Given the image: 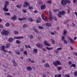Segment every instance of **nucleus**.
Segmentation results:
<instances>
[{
  "label": "nucleus",
  "instance_id": "nucleus-52",
  "mask_svg": "<svg viewBox=\"0 0 77 77\" xmlns=\"http://www.w3.org/2000/svg\"><path fill=\"white\" fill-rule=\"evenodd\" d=\"M62 41H64V40H65V37L63 36H62Z\"/></svg>",
  "mask_w": 77,
  "mask_h": 77
},
{
  "label": "nucleus",
  "instance_id": "nucleus-14",
  "mask_svg": "<svg viewBox=\"0 0 77 77\" xmlns=\"http://www.w3.org/2000/svg\"><path fill=\"white\" fill-rule=\"evenodd\" d=\"M19 21H23V20H26V18L23 17V18H18Z\"/></svg>",
  "mask_w": 77,
  "mask_h": 77
},
{
  "label": "nucleus",
  "instance_id": "nucleus-57",
  "mask_svg": "<svg viewBox=\"0 0 77 77\" xmlns=\"http://www.w3.org/2000/svg\"><path fill=\"white\" fill-rule=\"evenodd\" d=\"M65 76L66 77H69V75L68 74L65 75Z\"/></svg>",
  "mask_w": 77,
  "mask_h": 77
},
{
  "label": "nucleus",
  "instance_id": "nucleus-54",
  "mask_svg": "<svg viewBox=\"0 0 77 77\" xmlns=\"http://www.w3.org/2000/svg\"><path fill=\"white\" fill-rule=\"evenodd\" d=\"M67 3H68L69 4L70 3H71V2L69 0H67Z\"/></svg>",
  "mask_w": 77,
  "mask_h": 77
},
{
  "label": "nucleus",
  "instance_id": "nucleus-17",
  "mask_svg": "<svg viewBox=\"0 0 77 77\" xmlns=\"http://www.w3.org/2000/svg\"><path fill=\"white\" fill-rule=\"evenodd\" d=\"M36 22H37V23H40L41 22V19L40 18H39L38 19L36 20Z\"/></svg>",
  "mask_w": 77,
  "mask_h": 77
},
{
  "label": "nucleus",
  "instance_id": "nucleus-60",
  "mask_svg": "<svg viewBox=\"0 0 77 77\" xmlns=\"http://www.w3.org/2000/svg\"><path fill=\"white\" fill-rule=\"evenodd\" d=\"M51 35H54V32H51Z\"/></svg>",
  "mask_w": 77,
  "mask_h": 77
},
{
  "label": "nucleus",
  "instance_id": "nucleus-16",
  "mask_svg": "<svg viewBox=\"0 0 77 77\" xmlns=\"http://www.w3.org/2000/svg\"><path fill=\"white\" fill-rule=\"evenodd\" d=\"M46 48L47 50H53V47L49 48L48 47H46Z\"/></svg>",
  "mask_w": 77,
  "mask_h": 77
},
{
  "label": "nucleus",
  "instance_id": "nucleus-41",
  "mask_svg": "<svg viewBox=\"0 0 77 77\" xmlns=\"http://www.w3.org/2000/svg\"><path fill=\"white\" fill-rule=\"evenodd\" d=\"M62 68V67L61 66L57 67V69L59 70H61Z\"/></svg>",
  "mask_w": 77,
  "mask_h": 77
},
{
  "label": "nucleus",
  "instance_id": "nucleus-55",
  "mask_svg": "<svg viewBox=\"0 0 77 77\" xmlns=\"http://www.w3.org/2000/svg\"><path fill=\"white\" fill-rule=\"evenodd\" d=\"M42 50L44 51H47V50L44 48H42Z\"/></svg>",
  "mask_w": 77,
  "mask_h": 77
},
{
  "label": "nucleus",
  "instance_id": "nucleus-26",
  "mask_svg": "<svg viewBox=\"0 0 77 77\" xmlns=\"http://www.w3.org/2000/svg\"><path fill=\"white\" fill-rule=\"evenodd\" d=\"M62 50V47L58 48L57 49V51H60V50Z\"/></svg>",
  "mask_w": 77,
  "mask_h": 77
},
{
  "label": "nucleus",
  "instance_id": "nucleus-5",
  "mask_svg": "<svg viewBox=\"0 0 77 77\" xmlns=\"http://www.w3.org/2000/svg\"><path fill=\"white\" fill-rule=\"evenodd\" d=\"M61 3L63 6H66L67 4V0H62Z\"/></svg>",
  "mask_w": 77,
  "mask_h": 77
},
{
  "label": "nucleus",
  "instance_id": "nucleus-3",
  "mask_svg": "<svg viewBox=\"0 0 77 77\" xmlns=\"http://www.w3.org/2000/svg\"><path fill=\"white\" fill-rule=\"evenodd\" d=\"M3 30L4 31L1 32L2 35H8L9 34V31H8L5 30L4 29H3Z\"/></svg>",
  "mask_w": 77,
  "mask_h": 77
},
{
  "label": "nucleus",
  "instance_id": "nucleus-18",
  "mask_svg": "<svg viewBox=\"0 0 77 77\" xmlns=\"http://www.w3.org/2000/svg\"><path fill=\"white\" fill-rule=\"evenodd\" d=\"M26 69L28 71H31L32 70V67L30 66H28L26 67Z\"/></svg>",
  "mask_w": 77,
  "mask_h": 77
},
{
  "label": "nucleus",
  "instance_id": "nucleus-22",
  "mask_svg": "<svg viewBox=\"0 0 77 77\" xmlns=\"http://www.w3.org/2000/svg\"><path fill=\"white\" fill-rule=\"evenodd\" d=\"M33 30H34L35 32H36V33H38V30L36 29V28H33Z\"/></svg>",
  "mask_w": 77,
  "mask_h": 77
},
{
  "label": "nucleus",
  "instance_id": "nucleus-11",
  "mask_svg": "<svg viewBox=\"0 0 77 77\" xmlns=\"http://www.w3.org/2000/svg\"><path fill=\"white\" fill-rule=\"evenodd\" d=\"M46 6V5H43L41 6V10H43V9H45V7Z\"/></svg>",
  "mask_w": 77,
  "mask_h": 77
},
{
  "label": "nucleus",
  "instance_id": "nucleus-7",
  "mask_svg": "<svg viewBox=\"0 0 77 77\" xmlns=\"http://www.w3.org/2000/svg\"><path fill=\"white\" fill-rule=\"evenodd\" d=\"M49 20L50 21H52L53 20V18L52 17L51 11L49 10Z\"/></svg>",
  "mask_w": 77,
  "mask_h": 77
},
{
  "label": "nucleus",
  "instance_id": "nucleus-49",
  "mask_svg": "<svg viewBox=\"0 0 77 77\" xmlns=\"http://www.w3.org/2000/svg\"><path fill=\"white\" fill-rule=\"evenodd\" d=\"M3 51L5 53H8V51L7 50H5V49L3 50Z\"/></svg>",
  "mask_w": 77,
  "mask_h": 77
},
{
  "label": "nucleus",
  "instance_id": "nucleus-32",
  "mask_svg": "<svg viewBox=\"0 0 77 77\" xmlns=\"http://www.w3.org/2000/svg\"><path fill=\"white\" fill-rule=\"evenodd\" d=\"M16 43L17 44H21V41L18 40H17L16 41Z\"/></svg>",
  "mask_w": 77,
  "mask_h": 77
},
{
  "label": "nucleus",
  "instance_id": "nucleus-13",
  "mask_svg": "<svg viewBox=\"0 0 77 77\" xmlns=\"http://www.w3.org/2000/svg\"><path fill=\"white\" fill-rule=\"evenodd\" d=\"M59 14H61L62 15H63L65 14V12L64 11H60L59 12Z\"/></svg>",
  "mask_w": 77,
  "mask_h": 77
},
{
  "label": "nucleus",
  "instance_id": "nucleus-36",
  "mask_svg": "<svg viewBox=\"0 0 77 77\" xmlns=\"http://www.w3.org/2000/svg\"><path fill=\"white\" fill-rule=\"evenodd\" d=\"M5 14L7 16H10L11 15V14L9 13H5Z\"/></svg>",
  "mask_w": 77,
  "mask_h": 77
},
{
  "label": "nucleus",
  "instance_id": "nucleus-20",
  "mask_svg": "<svg viewBox=\"0 0 77 77\" xmlns=\"http://www.w3.org/2000/svg\"><path fill=\"white\" fill-rule=\"evenodd\" d=\"M51 41L52 43L53 44H55V41H54V40L53 39V38L51 39Z\"/></svg>",
  "mask_w": 77,
  "mask_h": 77
},
{
  "label": "nucleus",
  "instance_id": "nucleus-56",
  "mask_svg": "<svg viewBox=\"0 0 77 77\" xmlns=\"http://www.w3.org/2000/svg\"><path fill=\"white\" fill-rule=\"evenodd\" d=\"M69 21V20H68L66 22H65L64 23V24H66V23H68Z\"/></svg>",
  "mask_w": 77,
  "mask_h": 77
},
{
  "label": "nucleus",
  "instance_id": "nucleus-62",
  "mask_svg": "<svg viewBox=\"0 0 77 77\" xmlns=\"http://www.w3.org/2000/svg\"><path fill=\"white\" fill-rule=\"evenodd\" d=\"M69 63L70 65H71V64H72V62H71V61H69Z\"/></svg>",
  "mask_w": 77,
  "mask_h": 77
},
{
  "label": "nucleus",
  "instance_id": "nucleus-21",
  "mask_svg": "<svg viewBox=\"0 0 77 77\" xmlns=\"http://www.w3.org/2000/svg\"><path fill=\"white\" fill-rule=\"evenodd\" d=\"M28 8L29 10H33V8L32 6H29Z\"/></svg>",
  "mask_w": 77,
  "mask_h": 77
},
{
  "label": "nucleus",
  "instance_id": "nucleus-35",
  "mask_svg": "<svg viewBox=\"0 0 77 77\" xmlns=\"http://www.w3.org/2000/svg\"><path fill=\"white\" fill-rule=\"evenodd\" d=\"M57 16L58 17H60V18H61L62 17V14H61L59 13V14H58Z\"/></svg>",
  "mask_w": 77,
  "mask_h": 77
},
{
  "label": "nucleus",
  "instance_id": "nucleus-51",
  "mask_svg": "<svg viewBox=\"0 0 77 77\" xmlns=\"http://www.w3.org/2000/svg\"><path fill=\"white\" fill-rule=\"evenodd\" d=\"M48 3H49V4H51V1L50 0L49 1H48L47 2Z\"/></svg>",
  "mask_w": 77,
  "mask_h": 77
},
{
  "label": "nucleus",
  "instance_id": "nucleus-43",
  "mask_svg": "<svg viewBox=\"0 0 77 77\" xmlns=\"http://www.w3.org/2000/svg\"><path fill=\"white\" fill-rule=\"evenodd\" d=\"M45 67H49V65L47 63H46L45 65Z\"/></svg>",
  "mask_w": 77,
  "mask_h": 77
},
{
  "label": "nucleus",
  "instance_id": "nucleus-1",
  "mask_svg": "<svg viewBox=\"0 0 77 77\" xmlns=\"http://www.w3.org/2000/svg\"><path fill=\"white\" fill-rule=\"evenodd\" d=\"M5 5L4 7L3 8V10L5 12H8V9L7 8L8 6L9 5V2L8 1H6L5 2Z\"/></svg>",
  "mask_w": 77,
  "mask_h": 77
},
{
  "label": "nucleus",
  "instance_id": "nucleus-10",
  "mask_svg": "<svg viewBox=\"0 0 77 77\" xmlns=\"http://www.w3.org/2000/svg\"><path fill=\"white\" fill-rule=\"evenodd\" d=\"M68 38L70 41V43L73 44V45H74V41L72 39V38H70L69 37H68Z\"/></svg>",
  "mask_w": 77,
  "mask_h": 77
},
{
  "label": "nucleus",
  "instance_id": "nucleus-9",
  "mask_svg": "<svg viewBox=\"0 0 77 77\" xmlns=\"http://www.w3.org/2000/svg\"><path fill=\"white\" fill-rule=\"evenodd\" d=\"M44 44L46 46H47L48 47H50L51 46V44L48 43V42L46 41L44 42Z\"/></svg>",
  "mask_w": 77,
  "mask_h": 77
},
{
  "label": "nucleus",
  "instance_id": "nucleus-31",
  "mask_svg": "<svg viewBox=\"0 0 77 77\" xmlns=\"http://www.w3.org/2000/svg\"><path fill=\"white\" fill-rule=\"evenodd\" d=\"M38 29H44V27H43V26H38Z\"/></svg>",
  "mask_w": 77,
  "mask_h": 77
},
{
  "label": "nucleus",
  "instance_id": "nucleus-40",
  "mask_svg": "<svg viewBox=\"0 0 77 77\" xmlns=\"http://www.w3.org/2000/svg\"><path fill=\"white\" fill-rule=\"evenodd\" d=\"M5 26L7 27H8L10 26V24L8 23H7L5 24Z\"/></svg>",
  "mask_w": 77,
  "mask_h": 77
},
{
  "label": "nucleus",
  "instance_id": "nucleus-42",
  "mask_svg": "<svg viewBox=\"0 0 77 77\" xmlns=\"http://www.w3.org/2000/svg\"><path fill=\"white\" fill-rule=\"evenodd\" d=\"M74 75L75 76L77 77V72H75L74 73Z\"/></svg>",
  "mask_w": 77,
  "mask_h": 77
},
{
  "label": "nucleus",
  "instance_id": "nucleus-58",
  "mask_svg": "<svg viewBox=\"0 0 77 77\" xmlns=\"http://www.w3.org/2000/svg\"><path fill=\"white\" fill-rule=\"evenodd\" d=\"M42 3H43L41 1H40L39 2V4H40V5H42Z\"/></svg>",
  "mask_w": 77,
  "mask_h": 77
},
{
  "label": "nucleus",
  "instance_id": "nucleus-33",
  "mask_svg": "<svg viewBox=\"0 0 77 77\" xmlns=\"http://www.w3.org/2000/svg\"><path fill=\"white\" fill-rule=\"evenodd\" d=\"M46 25L47 26H49V27H50L51 26V24L49 23H46Z\"/></svg>",
  "mask_w": 77,
  "mask_h": 77
},
{
  "label": "nucleus",
  "instance_id": "nucleus-63",
  "mask_svg": "<svg viewBox=\"0 0 77 77\" xmlns=\"http://www.w3.org/2000/svg\"><path fill=\"white\" fill-rule=\"evenodd\" d=\"M74 14L75 15H76V17H77V13L76 12H75Z\"/></svg>",
  "mask_w": 77,
  "mask_h": 77
},
{
  "label": "nucleus",
  "instance_id": "nucleus-50",
  "mask_svg": "<svg viewBox=\"0 0 77 77\" xmlns=\"http://www.w3.org/2000/svg\"><path fill=\"white\" fill-rule=\"evenodd\" d=\"M15 53H17V54H19V55H20V53L19 52V51L16 52L15 51Z\"/></svg>",
  "mask_w": 77,
  "mask_h": 77
},
{
  "label": "nucleus",
  "instance_id": "nucleus-29",
  "mask_svg": "<svg viewBox=\"0 0 77 77\" xmlns=\"http://www.w3.org/2000/svg\"><path fill=\"white\" fill-rule=\"evenodd\" d=\"M10 44H9V43H8L6 45V48H8L9 47H10Z\"/></svg>",
  "mask_w": 77,
  "mask_h": 77
},
{
  "label": "nucleus",
  "instance_id": "nucleus-6",
  "mask_svg": "<svg viewBox=\"0 0 77 77\" xmlns=\"http://www.w3.org/2000/svg\"><path fill=\"white\" fill-rule=\"evenodd\" d=\"M42 18L43 20H44L45 21H47V22H48V20L47 19V18L45 17V16L44 15V14H42Z\"/></svg>",
  "mask_w": 77,
  "mask_h": 77
},
{
  "label": "nucleus",
  "instance_id": "nucleus-39",
  "mask_svg": "<svg viewBox=\"0 0 77 77\" xmlns=\"http://www.w3.org/2000/svg\"><path fill=\"white\" fill-rule=\"evenodd\" d=\"M22 11L23 12V13H27V10L24 9H22Z\"/></svg>",
  "mask_w": 77,
  "mask_h": 77
},
{
  "label": "nucleus",
  "instance_id": "nucleus-8",
  "mask_svg": "<svg viewBox=\"0 0 77 77\" xmlns=\"http://www.w3.org/2000/svg\"><path fill=\"white\" fill-rule=\"evenodd\" d=\"M36 45L37 47L39 48H43V45L41 44H38Z\"/></svg>",
  "mask_w": 77,
  "mask_h": 77
},
{
  "label": "nucleus",
  "instance_id": "nucleus-24",
  "mask_svg": "<svg viewBox=\"0 0 77 77\" xmlns=\"http://www.w3.org/2000/svg\"><path fill=\"white\" fill-rule=\"evenodd\" d=\"M67 33V31L66 30H64L63 31V35L66 36V34Z\"/></svg>",
  "mask_w": 77,
  "mask_h": 77
},
{
  "label": "nucleus",
  "instance_id": "nucleus-59",
  "mask_svg": "<svg viewBox=\"0 0 77 77\" xmlns=\"http://www.w3.org/2000/svg\"><path fill=\"white\" fill-rule=\"evenodd\" d=\"M73 54H74L75 56H77V53L76 52H73Z\"/></svg>",
  "mask_w": 77,
  "mask_h": 77
},
{
  "label": "nucleus",
  "instance_id": "nucleus-48",
  "mask_svg": "<svg viewBox=\"0 0 77 77\" xmlns=\"http://www.w3.org/2000/svg\"><path fill=\"white\" fill-rule=\"evenodd\" d=\"M71 66L75 68V65L74 64H73L71 65Z\"/></svg>",
  "mask_w": 77,
  "mask_h": 77
},
{
  "label": "nucleus",
  "instance_id": "nucleus-61",
  "mask_svg": "<svg viewBox=\"0 0 77 77\" xmlns=\"http://www.w3.org/2000/svg\"><path fill=\"white\" fill-rule=\"evenodd\" d=\"M54 18L55 21H56V20H57V18H56V17H54Z\"/></svg>",
  "mask_w": 77,
  "mask_h": 77
},
{
  "label": "nucleus",
  "instance_id": "nucleus-12",
  "mask_svg": "<svg viewBox=\"0 0 77 77\" xmlns=\"http://www.w3.org/2000/svg\"><path fill=\"white\" fill-rule=\"evenodd\" d=\"M14 41V39L12 38H9L8 40V41L9 42H12Z\"/></svg>",
  "mask_w": 77,
  "mask_h": 77
},
{
  "label": "nucleus",
  "instance_id": "nucleus-45",
  "mask_svg": "<svg viewBox=\"0 0 77 77\" xmlns=\"http://www.w3.org/2000/svg\"><path fill=\"white\" fill-rule=\"evenodd\" d=\"M54 12H57V11H59V10L58 9H55L53 11Z\"/></svg>",
  "mask_w": 77,
  "mask_h": 77
},
{
  "label": "nucleus",
  "instance_id": "nucleus-38",
  "mask_svg": "<svg viewBox=\"0 0 77 77\" xmlns=\"http://www.w3.org/2000/svg\"><path fill=\"white\" fill-rule=\"evenodd\" d=\"M63 42L65 44H68V42L66 40H64L63 41Z\"/></svg>",
  "mask_w": 77,
  "mask_h": 77
},
{
  "label": "nucleus",
  "instance_id": "nucleus-4",
  "mask_svg": "<svg viewBox=\"0 0 77 77\" xmlns=\"http://www.w3.org/2000/svg\"><path fill=\"white\" fill-rule=\"evenodd\" d=\"M24 4L23 5L24 8H27L28 6L30 5V4L27 2L25 1L24 2Z\"/></svg>",
  "mask_w": 77,
  "mask_h": 77
},
{
  "label": "nucleus",
  "instance_id": "nucleus-37",
  "mask_svg": "<svg viewBox=\"0 0 77 77\" xmlns=\"http://www.w3.org/2000/svg\"><path fill=\"white\" fill-rule=\"evenodd\" d=\"M23 28H27V25L26 24H24L23 25Z\"/></svg>",
  "mask_w": 77,
  "mask_h": 77
},
{
  "label": "nucleus",
  "instance_id": "nucleus-30",
  "mask_svg": "<svg viewBox=\"0 0 77 77\" xmlns=\"http://www.w3.org/2000/svg\"><path fill=\"white\" fill-rule=\"evenodd\" d=\"M28 19L29 21H33V20L32 18L31 17H29Z\"/></svg>",
  "mask_w": 77,
  "mask_h": 77
},
{
  "label": "nucleus",
  "instance_id": "nucleus-34",
  "mask_svg": "<svg viewBox=\"0 0 77 77\" xmlns=\"http://www.w3.org/2000/svg\"><path fill=\"white\" fill-rule=\"evenodd\" d=\"M13 65H14V66H16L17 65V63L15 62L14 60L13 61Z\"/></svg>",
  "mask_w": 77,
  "mask_h": 77
},
{
  "label": "nucleus",
  "instance_id": "nucleus-44",
  "mask_svg": "<svg viewBox=\"0 0 77 77\" xmlns=\"http://www.w3.org/2000/svg\"><path fill=\"white\" fill-rule=\"evenodd\" d=\"M14 33L15 35H18V32L17 31H15L14 32Z\"/></svg>",
  "mask_w": 77,
  "mask_h": 77
},
{
  "label": "nucleus",
  "instance_id": "nucleus-47",
  "mask_svg": "<svg viewBox=\"0 0 77 77\" xmlns=\"http://www.w3.org/2000/svg\"><path fill=\"white\" fill-rule=\"evenodd\" d=\"M29 38L30 39H32L33 38V36L32 35H30L29 36Z\"/></svg>",
  "mask_w": 77,
  "mask_h": 77
},
{
  "label": "nucleus",
  "instance_id": "nucleus-2",
  "mask_svg": "<svg viewBox=\"0 0 77 77\" xmlns=\"http://www.w3.org/2000/svg\"><path fill=\"white\" fill-rule=\"evenodd\" d=\"M53 63L55 66H57V65H62L61 63L59 62V60H57L55 62H53Z\"/></svg>",
  "mask_w": 77,
  "mask_h": 77
},
{
  "label": "nucleus",
  "instance_id": "nucleus-27",
  "mask_svg": "<svg viewBox=\"0 0 77 77\" xmlns=\"http://www.w3.org/2000/svg\"><path fill=\"white\" fill-rule=\"evenodd\" d=\"M29 60L30 61V62L31 63H35V61H34L33 60H31L30 58L29 59Z\"/></svg>",
  "mask_w": 77,
  "mask_h": 77
},
{
  "label": "nucleus",
  "instance_id": "nucleus-46",
  "mask_svg": "<svg viewBox=\"0 0 77 77\" xmlns=\"http://www.w3.org/2000/svg\"><path fill=\"white\" fill-rule=\"evenodd\" d=\"M24 38V37L23 36H21L19 37V39H23Z\"/></svg>",
  "mask_w": 77,
  "mask_h": 77
},
{
  "label": "nucleus",
  "instance_id": "nucleus-23",
  "mask_svg": "<svg viewBox=\"0 0 77 77\" xmlns=\"http://www.w3.org/2000/svg\"><path fill=\"white\" fill-rule=\"evenodd\" d=\"M33 51L36 54V53H38V50L36 49H35V48L34 49Z\"/></svg>",
  "mask_w": 77,
  "mask_h": 77
},
{
  "label": "nucleus",
  "instance_id": "nucleus-25",
  "mask_svg": "<svg viewBox=\"0 0 77 77\" xmlns=\"http://www.w3.org/2000/svg\"><path fill=\"white\" fill-rule=\"evenodd\" d=\"M21 6H22V4H20L17 5V8H21Z\"/></svg>",
  "mask_w": 77,
  "mask_h": 77
},
{
  "label": "nucleus",
  "instance_id": "nucleus-53",
  "mask_svg": "<svg viewBox=\"0 0 77 77\" xmlns=\"http://www.w3.org/2000/svg\"><path fill=\"white\" fill-rule=\"evenodd\" d=\"M24 53L25 54V55H27V51H24Z\"/></svg>",
  "mask_w": 77,
  "mask_h": 77
},
{
  "label": "nucleus",
  "instance_id": "nucleus-15",
  "mask_svg": "<svg viewBox=\"0 0 77 77\" xmlns=\"http://www.w3.org/2000/svg\"><path fill=\"white\" fill-rule=\"evenodd\" d=\"M5 48L6 47H5V46L2 45L1 46L0 48V50L3 51V50H4L5 49Z\"/></svg>",
  "mask_w": 77,
  "mask_h": 77
},
{
  "label": "nucleus",
  "instance_id": "nucleus-19",
  "mask_svg": "<svg viewBox=\"0 0 77 77\" xmlns=\"http://www.w3.org/2000/svg\"><path fill=\"white\" fill-rule=\"evenodd\" d=\"M11 19L13 20H17V16H14L13 17L11 18Z\"/></svg>",
  "mask_w": 77,
  "mask_h": 77
},
{
  "label": "nucleus",
  "instance_id": "nucleus-28",
  "mask_svg": "<svg viewBox=\"0 0 77 77\" xmlns=\"http://www.w3.org/2000/svg\"><path fill=\"white\" fill-rule=\"evenodd\" d=\"M25 47L26 48H31V47H30V46L29 45L28 46H27V45H26L25 46Z\"/></svg>",
  "mask_w": 77,
  "mask_h": 77
},
{
  "label": "nucleus",
  "instance_id": "nucleus-64",
  "mask_svg": "<svg viewBox=\"0 0 77 77\" xmlns=\"http://www.w3.org/2000/svg\"><path fill=\"white\" fill-rule=\"evenodd\" d=\"M57 77H61V75L59 74L57 76Z\"/></svg>",
  "mask_w": 77,
  "mask_h": 77
}]
</instances>
